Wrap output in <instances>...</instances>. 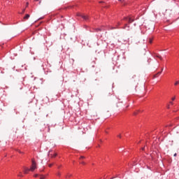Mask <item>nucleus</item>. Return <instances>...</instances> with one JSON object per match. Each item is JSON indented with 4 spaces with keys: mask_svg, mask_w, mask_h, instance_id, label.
Segmentation results:
<instances>
[{
    "mask_svg": "<svg viewBox=\"0 0 179 179\" xmlns=\"http://www.w3.org/2000/svg\"><path fill=\"white\" fill-rule=\"evenodd\" d=\"M34 177H38V174H36V175L34 176Z\"/></svg>",
    "mask_w": 179,
    "mask_h": 179,
    "instance_id": "a878e982",
    "label": "nucleus"
},
{
    "mask_svg": "<svg viewBox=\"0 0 179 179\" xmlns=\"http://www.w3.org/2000/svg\"><path fill=\"white\" fill-rule=\"evenodd\" d=\"M29 171H30V169L24 168V174H28Z\"/></svg>",
    "mask_w": 179,
    "mask_h": 179,
    "instance_id": "20e7f679",
    "label": "nucleus"
},
{
    "mask_svg": "<svg viewBox=\"0 0 179 179\" xmlns=\"http://www.w3.org/2000/svg\"><path fill=\"white\" fill-rule=\"evenodd\" d=\"M170 104H172V105H173V101H170Z\"/></svg>",
    "mask_w": 179,
    "mask_h": 179,
    "instance_id": "cd10ccee",
    "label": "nucleus"
},
{
    "mask_svg": "<svg viewBox=\"0 0 179 179\" xmlns=\"http://www.w3.org/2000/svg\"><path fill=\"white\" fill-rule=\"evenodd\" d=\"M161 73H162V71L158 72V73H157V75H160Z\"/></svg>",
    "mask_w": 179,
    "mask_h": 179,
    "instance_id": "412c9836",
    "label": "nucleus"
},
{
    "mask_svg": "<svg viewBox=\"0 0 179 179\" xmlns=\"http://www.w3.org/2000/svg\"><path fill=\"white\" fill-rule=\"evenodd\" d=\"M48 166H49V167H52V164H50L48 165Z\"/></svg>",
    "mask_w": 179,
    "mask_h": 179,
    "instance_id": "f3484780",
    "label": "nucleus"
},
{
    "mask_svg": "<svg viewBox=\"0 0 179 179\" xmlns=\"http://www.w3.org/2000/svg\"><path fill=\"white\" fill-rule=\"evenodd\" d=\"M19 177H23V176L22 175V173L20 172V174L18 175Z\"/></svg>",
    "mask_w": 179,
    "mask_h": 179,
    "instance_id": "ddd939ff",
    "label": "nucleus"
},
{
    "mask_svg": "<svg viewBox=\"0 0 179 179\" xmlns=\"http://www.w3.org/2000/svg\"><path fill=\"white\" fill-rule=\"evenodd\" d=\"M36 1H40V0H35Z\"/></svg>",
    "mask_w": 179,
    "mask_h": 179,
    "instance_id": "2f4dec72",
    "label": "nucleus"
},
{
    "mask_svg": "<svg viewBox=\"0 0 179 179\" xmlns=\"http://www.w3.org/2000/svg\"><path fill=\"white\" fill-rule=\"evenodd\" d=\"M178 83H179V82H178V81H176V82L175 83V86H177V85H178Z\"/></svg>",
    "mask_w": 179,
    "mask_h": 179,
    "instance_id": "f8f14e48",
    "label": "nucleus"
},
{
    "mask_svg": "<svg viewBox=\"0 0 179 179\" xmlns=\"http://www.w3.org/2000/svg\"><path fill=\"white\" fill-rule=\"evenodd\" d=\"M37 169V164H36V161L32 160V164L31 166L30 167L29 170L30 171H34Z\"/></svg>",
    "mask_w": 179,
    "mask_h": 179,
    "instance_id": "f257e3e1",
    "label": "nucleus"
},
{
    "mask_svg": "<svg viewBox=\"0 0 179 179\" xmlns=\"http://www.w3.org/2000/svg\"><path fill=\"white\" fill-rule=\"evenodd\" d=\"M152 41H153V40H152V38H150V39H149V43H150V44H152Z\"/></svg>",
    "mask_w": 179,
    "mask_h": 179,
    "instance_id": "9d476101",
    "label": "nucleus"
},
{
    "mask_svg": "<svg viewBox=\"0 0 179 179\" xmlns=\"http://www.w3.org/2000/svg\"><path fill=\"white\" fill-rule=\"evenodd\" d=\"M29 17H30V15L27 14V15L24 17V19L25 20H27V19H29Z\"/></svg>",
    "mask_w": 179,
    "mask_h": 179,
    "instance_id": "423d86ee",
    "label": "nucleus"
},
{
    "mask_svg": "<svg viewBox=\"0 0 179 179\" xmlns=\"http://www.w3.org/2000/svg\"><path fill=\"white\" fill-rule=\"evenodd\" d=\"M29 6V2L27 3L26 7L27 8Z\"/></svg>",
    "mask_w": 179,
    "mask_h": 179,
    "instance_id": "aec40b11",
    "label": "nucleus"
},
{
    "mask_svg": "<svg viewBox=\"0 0 179 179\" xmlns=\"http://www.w3.org/2000/svg\"><path fill=\"white\" fill-rule=\"evenodd\" d=\"M142 150H145V148H142Z\"/></svg>",
    "mask_w": 179,
    "mask_h": 179,
    "instance_id": "7c9ffc66",
    "label": "nucleus"
},
{
    "mask_svg": "<svg viewBox=\"0 0 179 179\" xmlns=\"http://www.w3.org/2000/svg\"><path fill=\"white\" fill-rule=\"evenodd\" d=\"M71 176H72L71 174H68V175L66 176V178H68V177H71Z\"/></svg>",
    "mask_w": 179,
    "mask_h": 179,
    "instance_id": "4468645a",
    "label": "nucleus"
},
{
    "mask_svg": "<svg viewBox=\"0 0 179 179\" xmlns=\"http://www.w3.org/2000/svg\"><path fill=\"white\" fill-rule=\"evenodd\" d=\"M39 5H41V0H39Z\"/></svg>",
    "mask_w": 179,
    "mask_h": 179,
    "instance_id": "5701e85b",
    "label": "nucleus"
},
{
    "mask_svg": "<svg viewBox=\"0 0 179 179\" xmlns=\"http://www.w3.org/2000/svg\"><path fill=\"white\" fill-rule=\"evenodd\" d=\"M85 159V157L81 156L80 158V159Z\"/></svg>",
    "mask_w": 179,
    "mask_h": 179,
    "instance_id": "a211bd4d",
    "label": "nucleus"
},
{
    "mask_svg": "<svg viewBox=\"0 0 179 179\" xmlns=\"http://www.w3.org/2000/svg\"><path fill=\"white\" fill-rule=\"evenodd\" d=\"M99 3H103V1H99Z\"/></svg>",
    "mask_w": 179,
    "mask_h": 179,
    "instance_id": "c756f323",
    "label": "nucleus"
},
{
    "mask_svg": "<svg viewBox=\"0 0 179 179\" xmlns=\"http://www.w3.org/2000/svg\"><path fill=\"white\" fill-rule=\"evenodd\" d=\"M167 108H170V105H168Z\"/></svg>",
    "mask_w": 179,
    "mask_h": 179,
    "instance_id": "bb28decb",
    "label": "nucleus"
},
{
    "mask_svg": "<svg viewBox=\"0 0 179 179\" xmlns=\"http://www.w3.org/2000/svg\"><path fill=\"white\" fill-rule=\"evenodd\" d=\"M164 16H166V17H170V16H171V15H173V12L171 10L167 9L164 12Z\"/></svg>",
    "mask_w": 179,
    "mask_h": 179,
    "instance_id": "f03ea898",
    "label": "nucleus"
},
{
    "mask_svg": "<svg viewBox=\"0 0 179 179\" xmlns=\"http://www.w3.org/2000/svg\"><path fill=\"white\" fill-rule=\"evenodd\" d=\"M57 175L59 176H61V173L58 172V173H57Z\"/></svg>",
    "mask_w": 179,
    "mask_h": 179,
    "instance_id": "dca6fc26",
    "label": "nucleus"
},
{
    "mask_svg": "<svg viewBox=\"0 0 179 179\" xmlns=\"http://www.w3.org/2000/svg\"><path fill=\"white\" fill-rule=\"evenodd\" d=\"M154 78H157V74H155V75L154 76Z\"/></svg>",
    "mask_w": 179,
    "mask_h": 179,
    "instance_id": "4be33fe9",
    "label": "nucleus"
},
{
    "mask_svg": "<svg viewBox=\"0 0 179 179\" xmlns=\"http://www.w3.org/2000/svg\"><path fill=\"white\" fill-rule=\"evenodd\" d=\"M162 72H163V68L162 69Z\"/></svg>",
    "mask_w": 179,
    "mask_h": 179,
    "instance_id": "473e14b6",
    "label": "nucleus"
},
{
    "mask_svg": "<svg viewBox=\"0 0 179 179\" xmlns=\"http://www.w3.org/2000/svg\"><path fill=\"white\" fill-rule=\"evenodd\" d=\"M119 1H121V0H119Z\"/></svg>",
    "mask_w": 179,
    "mask_h": 179,
    "instance_id": "4c0bfd02",
    "label": "nucleus"
},
{
    "mask_svg": "<svg viewBox=\"0 0 179 179\" xmlns=\"http://www.w3.org/2000/svg\"><path fill=\"white\" fill-rule=\"evenodd\" d=\"M134 115H136V113H134Z\"/></svg>",
    "mask_w": 179,
    "mask_h": 179,
    "instance_id": "72a5a7b5",
    "label": "nucleus"
},
{
    "mask_svg": "<svg viewBox=\"0 0 179 179\" xmlns=\"http://www.w3.org/2000/svg\"><path fill=\"white\" fill-rule=\"evenodd\" d=\"M174 156H177V154H175Z\"/></svg>",
    "mask_w": 179,
    "mask_h": 179,
    "instance_id": "f704fd0d",
    "label": "nucleus"
},
{
    "mask_svg": "<svg viewBox=\"0 0 179 179\" xmlns=\"http://www.w3.org/2000/svg\"><path fill=\"white\" fill-rule=\"evenodd\" d=\"M39 178H40V179H45V176H44V175H40V176H39Z\"/></svg>",
    "mask_w": 179,
    "mask_h": 179,
    "instance_id": "1a4fd4ad",
    "label": "nucleus"
},
{
    "mask_svg": "<svg viewBox=\"0 0 179 179\" xmlns=\"http://www.w3.org/2000/svg\"><path fill=\"white\" fill-rule=\"evenodd\" d=\"M96 31H101V29H97Z\"/></svg>",
    "mask_w": 179,
    "mask_h": 179,
    "instance_id": "6ab92c4d",
    "label": "nucleus"
},
{
    "mask_svg": "<svg viewBox=\"0 0 179 179\" xmlns=\"http://www.w3.org/2000/svg\"><path fill=\"white\" fill-rule=\"evenodd\" d=\"M78 16H80L81 17H83V19H84V20H87V19H89V16L87 15H83L80 13H78L77 14Z\"/></svg>",
    "mask_w": 179,
    "mask_h": 179,
    "instance_id": "7ed1b4c3",
    "label": "nucleus"
},
{
    "mask_svg": "<svg viewBox=\"0 0 179 179\" xmlns=\"http://www.w3.org/2000/svg\"><path fill=\"white\" fill-rule=\"evenodd\" d=\"M80 163V164H83V165L86 164V163L83 161H81Z\"/></svg>",
    "mask_w": 179,
    "mask_h": 179,
    "instance_id": "9b49d317",
    "label": "nucleus"
},
{
    "mask_svg": "<svg viewBox=\"0 0 179 179\" xmlns=\"http://www.w3.org/2000/svg\"><path fill=\"white\" fill-rule=\"evenodd\" d=\"M25 10L26 9L22 10V13H24Z\"/></svg>",
    "mask_w": 179,
    "mask_h": 179,
    "instance_id": "393cba45",
    "label": "nucleus"
},
{
    "mask_svg": "<svg viewBox=\"0 0 179 179\" xmlns=\"http://www.w3.org/2000/svg\"><path fill=\"white\" fill-rule=\"evenodd\" d=\"M124 20H128V17H124Z\"/></svg>",
    "mask_w": 179,
    "mask_h": 179,
    "instance_id": "b1692460",
    "label": "nucleus"
},
{
    "mask_svg": "<svg viewBox=\"0 0 179 179\" xmlns=\"http://www.w3.org/2000/svg\"><path fill=\"white\" fill-rule=\"evenodd\" d=\"M135 20L134 19H132L131 17L129 18V23H132L133 22H134Z\"/></svg>",
    "mask_w": 179,
    "mask_h": 179,
    "instance_id": "6e6552de",
    "label": "nucleus"
},
{
    "mask_svg": "<svg viewBox=\"0 0 179 179\" xmlns=\"http://www.w3.org/2000/svg\"><path fill=\"white\" fill-rule=\"evenodd\" d=\"M48 156H50L51 157H57V153H55V155H52V154H51V151H49Z\"/></svg>",
    "mask_w": 179,
    "mask_h": 179,
    "instance_id": "39448f33",
    "label": "nucleus"
},
{
    "mask_svg": "<svg viewBox=\"0 0 179 179\" xmlns=\"http://www.w3.org/2000/svg\"><path fill=\"white\" fill-rule=\"evenodd\" d=\"M118 138H121V135L120 134L118 136Z\"/></svg>",
    "mask_w": 179,
    "mask_h": 179,
    "instance_id": "c85d7f7f",
    "label": "nucleus"
},
{
    "mask_svg": "<svg viewBox=\"0 0 179 179\" xmlns=\"http://www.w3.org/2000/svg\"><path fill=\"white\" fill-rule=\"evenodd\" d=\"M60 166H58V169H59Z\"/></svg>",
    "mask_w": 179,
    "mask_h": 179,
    "instance_id": "e433bc0d",
    "label": "nucleus"
},
{
    "mask_svg": "<svg viewBox=\"0 0 179 179\" xmlns=\"http://www.w3.org/2000/svg\"><path fill=\"white\" fill-rule=\"evenodd\" d=\"M47 176H48V175H45V178L47 177Z\"/></svg>",
    "mask_w": 179,
    "mask_h": 179,
    "instance_id": "c9c22d12",
    "label": "nucleus"
},
{
    "mask_svg": "<svg viewBox=\"0 0 179 179\" xmlns=\"http://www.w3.org/2000/svg\"><path fill=\"white\" fill-rule=\"evenodd\" d=\"M174 100H176V96H173V97L172 98V101H174Z\"/></svg>",
    "mask_w": 179,
    "mask_h": 179,
    "instance_id": "2eb2a0df",
    "label": "nucleus"
},
{
    "mask_svg": "<svg viewBox=\"0 0 179 179\" xmlns=\"http://www.w3.org/2000/svg\"><path fill=\"white\" fill-rule=\"evenodd\" d=\"M155 57H156L157 58H159V59H161V61L163 59V57H162V56H160L159 55H155Z\"/></svg>",
    "mask_w": 179,
    "mask_h": 179,
    "instance_id": "0eeeda50",
    "label": "nucleus"
}]
</instances>
